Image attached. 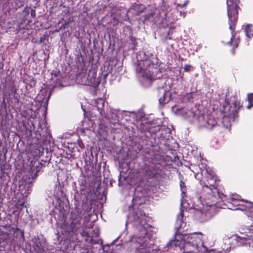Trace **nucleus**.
I'll return each mask as SVG.
<instances>
[{"mask_svg":"<svg viewBox=\"0 0 253 253\" xmlns=\"http://www.w3.org/2000/svg\"><path fill=\"white\" fill-rule=\"evenodd\" d=\"M143 131H149L155 133L160 129V126H155L154 123L151 122H147L145 118L141 119V126L140 128Z\"/></svg>","mask_w":253,"mask_h":253,"instance_id":"obj_10","label":"nucleus"},{"mask_svg":"<svg viewBox=\"0 0 253 253\" xmlns=\"http://www.w3.org/2000/svg\"><path fill=\"white\" fill-rule=\"evenodd\" d=\"M232 239L235 240L239 246H253V233L251 232L247 235L242 236L235 235L232 237Z\"/></svg>","mask_w":253,"mask_h":253,"instance_id":"obj_9","label":"nucleus"},{"mask_svg":"<svg viewBox=\"0 0 253 253\" xmlns=\"http://www.w3.org/2000/svg\"><path fill=\"white\" fill-rule=\"evenodd\" d=\"M248 105L247 106L248 109H250L253 106V94L250 93L248 95Z\"/></svg>","mask_w":253,"mask_h":253,"instance_id":"obj_22","label":"nucleus"},{"mask_svg":"<svg viewBox=\"0 0 253 253\" xmlns=\"http://www.w3.org/2000/svg\"><path fill=\"white\" fill-rule=\"evenodd\" d=\"M92 209L91 201L87 199L83 200L82 205L80 204H77L75 208L71 211V218L73 220H76L84 215V221H96L97 220V216Z\"/></svg>","mask_w":253,"mask_h":253,"instance_id":"obj_5","label":"nucleus"},{"mask_svg":"<svg viewBox=\"0 0 253 253\" xmlns=\"http://www.w3.org/2000/svg\"><path fill=\"white\" fill-rule=\"evenodd\" d=\"M25 1V0H15V2L18 7H20L23 5Z\"/></svg>","mask_w":253,"mask_h":253,"instance_id":"obj_24","label":"nucleus"},{"mask_svg":"<svg viewBox=\"0 0 253 253\" xmlns=\"http://www.w3.org/2000/svg\"><path fill=\"white\" fill-rule=\"evenodd\" d=\"M80 187H81V188H80L81 190L82 191H84L85 190V188H86V185H82L81 184Z\"/></svg>","mask_w":253,"mask_h":253,"instance_id":"obj_28","label":"nucleus"},{"mask_svg":"<svg viewBox=\"0 0 253 253\" xmlns=\"http://www.w3.org/2000/svg\"><path fill=\"white\" fill-rule=\"evenodd\" d=\"M169 35H170V32L169 31V33H168V38L169 39H170L171 37H169Z\"/></svg>","mask_w":253,"mask_h":253,"instance_id":"obj_33","label":"nucleus"},{"mask_svg":"<svg viewBox=\"0 0 253 253\" xmlns=\"http://www.w3.org/2000/svg\"><path fill=\"white\" fill-rule=\"evenodd\" d=\"M201 174L205 175L207 182H204L202 195L200 198L203 209L201 210L202 216L209 220L218 211V207L232 210H240L253 221V204L241 199L239 195L232 194L227 199V203L221 207L220 201H224L226 196L220 193L215 187L216 177L214 173L208 169L201 171Z\"/></svg>","mask_w":253,"mask_h":253,"instance_id":"obj_1","label":"nucleus"},{"mask_svg":"<svg viewBox=\"0 0 253 253\" xmlns=\"http://www.w3.org/2000/svg\"><path fill=\"white\" fill-rule=\"evenodd\" d=\"M188 2H189V1L188 0H187L182 4H179V3H177L176 4V9L177 8V7H183L185 6L188 4Z\"/></svg>","mask_w":253,"mask_h":253,"instance_id":"obj_25","label":"nucleus"},{"mask_svg":"<svg viewBox=\"0 0 253 253\" xmlns=\"http://www.w3.org/2000/svg\"><path fill=\"white\" fill-rule=\"evenodd\" d=\"M24 207H26V203L25 202H18L16 205V208L18 210H21Z\"/></svg>","mask_w":253,"mask_h":253,"instance_id":"obj_23","label":"nucleus"},{"mask_svg":"<svg viewBox=\"0 0 253 253\" xmlns=\"http://www.w3.org/2000/svg\"><path fill=\"white\" fill-rule=\"evenodd\" d=\"M16 232H19L20 233V234H21V238H23V231H22L21 230H17Z\"/></svg>","mask_w":253,"mask_h":253,"instance_id":"obj_30","label":"nucleus"},{"mask_svg":"<svg viewBox=\"0 0 253 253\" xmlns=\"http://www.w3.org/2000/svg\"><path fill=\"white\" fill-rule=\"evenodd\" d=\"M231 101L232 106H230L228 103H226L223 106L222 111L224 114V121L229 118V122L234 121L238 116V111L240 108V102L235 96L231 98Z\"/></svg>","mask_w":253,"mask_h":253,"instance_id":"obj_7","label":"nucleus"},{"mask_svg":"<svg viewBox=\"0 0 253 253\" xmlns=\"http://www.w3.org/2000/svg\"><path fill=\"white\" fill-rule=\"evenodd\" d=\"M140 56V54L137 55L138 64L136 71L137 76L144 80L143 84L147 86L150 85L153 80L157 78L154 74L158 71V69L156 66H154L149 58L141 59Z\"/></svg>","mask_w":253,"mask_h":253,"instance_id":"obj_3","label":"nucleus"},{"mask_svg":"<svg viewBox=\"0 0 253 253\" xmlns=\"http://www.w3.org/2000/svg\"><path fill=\"white\" fill-rule=\"evenodd\" d=\"M185 14V12L182 13L181 11H179L177 9H175L172 10L170 13L168 12L165 14L166 19L169 22L172 23L178 20V15L182 16L183 17H184Z\"/></svg>","mask_w":253,"mask_h":253,"instance_id":"obj_11","label":"nucleus"},{"mask_svg":"<svg viewBox=\"0 0 253 253\" xmlns=\"http://www.w3.org/2000/svg\"><path fill=\"white\" fill-rule=\"evenodd\" d=\"M245 32L247 37L249 39L252 38L253 37V28L252 25H247L245 27Z\"/></svg>","mask_w":253,"mask_h":253,"instance_id":"obj_19","label":"nucleus"},{"mask_svg":"<svg viewBox=\"0 0 253 253\" xmlns=\"http://www.w3.org/2000/svg\"><path fill=\"white\" fill-rule=\"evenodd\" d=\"M221 250L219 249L215 253H228L230 251V246L229 244L223 243L221 246Z\"/></svg>","mask_w":253,"mask_h":253,"instance_id":"obj_20","label":"nucleus"},{"mask_svg":"<svg viewBox=\"0 0 253 253\" xmlns=\"http://www.w3.org/2000/svg\"><path fill=\"white\" fill-rule=\"evenodd\" d=\"M84 129H88L87 127H84Z\"/></svg>","mask_w":253,"mask_h":253,"instance_id":"obj_34","label":"nucleus"},{"mask_svg":"<svg viewBox=\"0 0 253 253\" xmlns=\"http://www.w3.org/2000/svg\"><path fill=\"white\" fill-rule=\"evenodd\" d=\"M55 213V212L53 213V214L50 213L48 215L47 217L50 218V221H63L64 220L63 215L60 216L59 218H57L56 217V214Z\"/></svg>","mask_w":253,"mask_h":253,"instance_id":"obj_21","label":"nucleus"},{"mask_svg":"<svg viewBox=\"0 0 253 253\" xmlns=\"http://www.w3.org/2000/svg\"><path fill=\"white\" fill-rule=\"evenodd\" d=\"M185 117L190 121H193L200 128L211 129L217 124L213 116L207 115L205 117L199 111L194 112L193 111L188 110L185 113Z\"/></svg>","mask_w":253,"mask_h":253,"instance_id":"obj_6","label":"nucleus"},{"mask_svg":"<svg viewBox=\"0 0 253 253\" xmlns=\"http://www.w3.org/2000/svg\"><path fill=\"white\" fill-rule=\"evenodd\" d=\"M187 211L186 210L182 209V208L180 209L179 213L177 215L176 220L177 221H182L183 220H186V214Z\"/></svg>","mask_w":253,"mask_h":253,"instance_id":"obj_18","label":"nucleus"},{"mask_svg":"<svg viewBox=\"0 0 253 253\" xmlns=\"http://www.w3.org/2000/svg\"><path fill=\"white\" fill-rule=\"evenodd\" d=\"M118 113L119 111L118 110L110 109L109 111L110 114H109L108 112L107 115L105 114V113H104V115L102 117H104L107 120H110V122L112 123H115L119 121Z\"/></svg>","mask_w":253,"mask_h":253,"instance_id":"obj_12","label":"nucleus"},{"mask_svg":"<svg viewBox=\"0 0 253 253\" xmlns=\"http://www.w3.org/2000/svg\"><path fill=\"white\" fill-rule=\"evenodd\" d=\"M204 236L201 232L176 235L175 239L169 242L170 248L180 250L181 253H211L212 250L204 245Z\"/></svg>","mask_w":253,"mask_h":253,"instance_id":"obj_2","label":"nucleus"},{"mask_svg":"<svg viewBox=\"0 0 253 253\" xmlns=\"http://www.w3.org/2000/svg\"><path fill=\"white\" fill-rule=\"evenodd\" d=\"M192 98V95L191 93L187 94L184 96V99H188L189 101H190V99Z\"/></svg>","mask_w":253,"mask_h":253,"instance_id":"obj_27","label":"nucleus"},{"mask_svg":"<svg viewBox=\"0 0 253 253\" xmlns=\"http://www.w3.org/2000/svg\"><path fill=\"white\" fill-rule=\"evenodd\" d=\"M180 187L181 191V206L182 207L185 208L186 206H185V205L186 204V202L185 201V200L184 199V197L185 196L186 188L185 183L183 181H180Z\"/></svg>","mask_w":253,"mask_h":253,"instance_id":"obj_16","label":"nucleus"},{"mask_svg":"<svg viewBox=\"0 0 253 253\" xmlns=\"http://www.w3.org/2000/svg\"><path fill=\"white\" fill-rule=\"evenodd\" d=\"M191 66L190 65H185L184 67V70L185 72H189L191 69Z\"/></svg>","mask_w":253,"mask_h":253,"instance_id":"obj_26","label":"nucleus"},{"mask_svg":"<svg viewBox=\"0 0 253 253\" xmlns=\"http://www.w3.org/2000/svg\"><path fill=\"white\" fill-rule=\"evenodd\" d=\"M99 231H98V229H96V230L95 231L94 236L95 237H98L99 236Z\"/></svg>","mask_w":253,"mask_h":253,"instance_id":"obj_29","label":"nucleus"},{"mask_svg":"<svg viewBox=\"0 0 253 253\" xmlns=\"http://www.w3.org/2000/svg\"><path fill=\"white\" fill-rule=\"evenodd\" d=\"M226 2L229 29L231 31L232 34L230 41L227 42V44L232 45L234 47H237L240 40L238 37H236L235 36L236 33H234V25L237 20L239 0H227Z\"/></svg>","mask_w":253,"mask_h":253,"instance_id":"obj_4","label":"nucleus"},{"mask_svg":"<svg viewBox=\"0 0 253 253\" xmlns=\"http://www.w3.org/2000/svg\"><path fill=\"white\" fill-rule=\"evenodd\" d=\"M141 199H139L135 195L132 200V207H129V214L128 215V220L131 221H136L139 220L140 221H148L149 219L145 218L146 215L144 213H142L141 211L139 213H133L132 210L135 209L136 208H138V206H140L142 203Z\"/></svg>","mask_w":253,"mask_h":253,"instance_id":"obj_8","label":"nucleus"},{"mask_svg":"<svg viewBox=\"0 0 253 253\" xmlns=\"http://www.w3.org/2000/svg\"><path fill=\"white\" fill-rule=\"evenodd\" d=\"M78 80H79V83L81 84L86 85H92L93 84L94 79L92 80H89L87 78V77L86 75H80L78 77Z\"/></svg>","mask_w":253,"mask_h":253,"instance_id":"obj_15","label":"nucleus"},{"mask_svg":"<svg viewBox=\"0 0 253 253\" xmlns=\"http://www.w3.org/2000/svg\"><path fill=\"white\" fill-rule=\"evenodd\" d=\"M170 92L169 91H164L163 96L159 99V103L161 105L165 104L170 100Z\"/></svg>","mask_w":253,"mask_h":253,"instance_id":"obj_17","label":"nucleus"},{"mask_svg":"<svg viewBox=\"0 0 253 253\" xmlns=\"http://www.w3.org/2000/svg\"><path fill=\"white\" fill-rule=\"evenodd\" d=\"M81 184L82 185H86L85 182V181H80V185H81Z\"/></svg>","mask_w":253,"mask_h":253,"instance_id":"obj_31","label":"nucleus"},{"mask_svg":"<svg viewBox=\"0 0 253 253\" xmlns=\"http://www.w3.org/2000/svg\"><path fill=\"white\" fill-rule=\"evenodd\" d=\"M92 103L95 105L98 112L102 117L104 115V113H105L104 110H102L104 106V100L102 98H98L96 100L92 101Z\"/></svg>","mask_w":253,"mask_h":253,"instance_id":"obj_14","label":"nucleus"},{"mask_svg":"<svg viewBox=\"0 0 253 253\" xmlns=\"http://www.w3.org/2000/svg\"><path fill=\"white\" fill-rule=\"evenodd\" d=\"M30 189H28V191L27 192H25V193H24V194H25V196H27V194H29L30 193Z\"/></svg>","mask_w":253,"mask_h":253,"instance_id":"obj_32","label":"nucleus"},{"mask_svg":"<svg viewBox=\"0 0 253 253\" xmlns=\"http://www.w3.org/2000/svg\"><path fill=\"white\" fill-rule=\"evenodd\" d=\"M42 165L38 162H35L31 168L30 175L33 179L36 178L40 171Z\"/></svg>","mask_w":253,"mask_h":253,"instance_id":"obj_13","label":"nucleus"}]
</instances>
